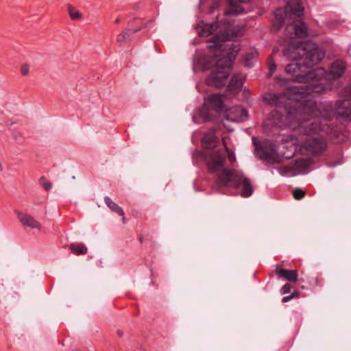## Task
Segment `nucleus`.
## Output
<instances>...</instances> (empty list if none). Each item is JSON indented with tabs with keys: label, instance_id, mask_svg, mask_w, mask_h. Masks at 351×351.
Here are the masks:
<instances>
[{
	"label": "nucleus",
	"instance_id": "nucleus-54",
	"mask_svg": "<svg viewBox=\"0 0 351 351\" xmlns=\"http://www.w3.org/2000/svg\"><path fill=\"white\" fill-rule=\"evenodd\" d=\"M217 4H218V3H217V1L213 2V3H212V8H215V6H217Z\"/></svg>",
	"mask_w": 351,
	"mask_h": 351
},
{
	"label": "nucleus",
	"instance_id": "nucleus-32",
	"mask_svg": "<svg viewBox=\"0 0 351 351\" xmlns=\"http://www.w3.org/2000/svg\"><path fill=\"white\" fill-rule=\"evenodd\" d=\"M196 29L198 33V35L200 37H207L211 35L210 33H208V28L206 27V23L203 21H201L196 26Z\"/></svg>",
	"mask_w": 351,
	"mask_h": 351
},
{
	"label": "nucleus",
	"instance_id": "nucleus-50",
	"mask_svg": "<svg viewBox=\"0 0 351 351\" xmlns=\"http://www.w3.org/2000/svg\"><path fill=\"white\" fill-rule=\"evenodd\" d=\"M243 94H244L245 97H249L251 93H250L249 89L245 88L243 90Z\"/></svg>",
	"mask_w": 351,
	"mask_h": 351
},
{
	"label": "nucleus",
	"instance_id": "nucleus-1",
	"mask_svg": "<svg viewBox=\"0 0 351 351\" xmlns=\"http://www.w3.org/2000/svg\"><path fill=\"white\" fill-rule=\"evenodd\" d=\"M263 101L277 109L269 114V119L281 129L295 128L307 121V85L287 87L283 93H269Z\"/></svg>",
	"mask_w": 351,
	"mask_h": 351
},
{
	"label": "nucleus",
	"instance_id": "nucleus-20",
	"mask_svg": "<svg viewBox=\"0 0 351 351\" xmlns=\"http://www.w3.org/2000/svg\"><path fill=\"white\" fill-rule=\"evenodd\" d=\"M276 275L291 282H295L298 281V271L294 269H288L283 268L279 265L276 268Z\"/></svg>",
	"mask_w": 351,
	"mask_h": 351
},
{
	"label": "nucleus",
	"instance_id": "nucleus-36",
	"mask_svg": "<svg viewBox=\"0 0 351 351\" xmlns=\"http://www.w3.org/2000/svg\"><path fill=\"white\" fill-rule=\"evenodd\" d=\"M206 27L209 29L208 33H210L211 35H213L214 32L221 27V22L217 20L216 21L210 23H206Z\"/></svg>",
	"mask_w": 351,
	"mask_h": 351
},
{
	"label": "nucleus",
	"instance_id": "nucleus-19",
	"mask_svg": "<svg viewBox=\"0 0 351 351\" xmlns=\"http://www.w3.org/2000/svg\"><path fill=\"white\" fill-rule=\"evenodd\" d=\"M143 19L139 17H134L128 23L126 27L127 30L130 31L131 34H134L143 29L147 27L149 23L154 22V19H149L146 23H143Z\"/></svg>",
	"mask_w": 351,
	"mask_h": 351
},
{
	"label": "nucleus",
	"instance_id": "nucleus-16",
	"mask_svg": "<svg viewBox=\"0 0 351 351\" xmlns=\"http://www.w3.org/2000/svg\"><path fill=\"white\" fill-rule=\"evenodd\" d=\"M325 51L308 39V68L319 63L325 57Z\"/></svg>",
	"mask_w": 351,
	"mask_h": 351
},
{
	"label": "nucleus",
	"instance_id": "nucleus-9",
	"mask_svg": "<svg viewBox=\"0 0 351 351\" xmlns=\"http://www.w3.org/2000/svg\"><path fill=\"white\" fill-rule=\"evenodd\" d=\"M345 99L338 100L335 104V112L339 117L351 118V84L346 86L341 91Z\"/></svg>",
	"mask_w": 351,
	"mask_h": 351
},
{
	"label": "nucleus",
	"instance_id": "nucleus-33",
	"mask_svg": "<svg viewBox=\"0 0 351 351\" xmlns=\"http://www.w3.org/2000/svg\"><path fill=\"white\" fill-rule=\"evenodd\" d=\"M302 66H303V65L298 63L288 64L285 67V72L288 74H291L293 76L295 72L301 69Z\"/></svg>",
	"mask_w": 351,
	"mask_h": 351
},
{
	"label": "nucleus",
	"instance_id": "nucleus-14",
	"mask_svg": "<svg viewBox=\"0 0 351 351\" xmlns=\"http://www.w3.org/2000/svg\"><path fill=\"white\" fill-rule=\"evenodd\" d=\"M284 9L287 15V20L302 19L304 16V8L301 0H289Z\"/></svg>",
	"mask_w": 351,
	"mask_h": 351
},
{
	"label": "nucleus",
	"instance_id": "nucleus-39",
	"mask_svg": "<svg viewBox=\"0 0 351 351\" xmlns=\"http://www.w3.org/2000/svg\"><path fill=\"white\" fill-rule=\"evenodd\" d=\"M292 194H293V197L295 199L300 200V199H302L305 196L306 191L302 190L300 188H296L293 191Z\"/></svg>",
	"mask_w": 351,
	"mask_h": 351
},
{
	"label": "nucleus",
	"instance_id": "nucleus-38",
	"mask_svg": "<svg viewBox=\"0 0 351 351\" xmlns=\"http://www.w3.org/2000/svg\"><path fill=\"white\" fill-rule=\"evenodd\" d=\"M254 58V54L253 52H249L245 54L243 58V64L245 66L251 68L253 66L252 60Z\"/></svg>",
	"mask_w": 351,
	"mask_h": 351
},
{
	"label": "nucleus",
	"instance_id": "nucleus-42",
	"mask_svg": "<svg viewBox=\"0 0 351 351\" xmlns=\"http://www.w3.org/2000/svg\"><path fill=\"white\" fill-rule=\"evenodd\" d=\"M281 173L282 175H286L289 173H291L292 175L295 176L297 173L294 172V168L293 165H286L280 168Z\"/></svg>",
	"mask_w": 351,
	"mask_h": 351
},
{
	"label": "nucleus",
	"instance_id": "nucleus-45",
	"mask_svg": "<svg viewBox=\"0 0 351 351\" xmlns=\"http://www.w3.org/2000/svg\"><path fill=\"white\" fill-rule=\"evenodd\" d=\"M301 151L302 154H307V137H306L302 141Z\"/></svg>",
	"mask_w": 351,
	"mask_h": 351
},
{
	"label": "nucleus",
	"instance_id": "nucleus-24",
	"mask_svg": "<svg viewBox=\"0 0 351 351\" xmlns=\"http://www.w3.org/2000/svg\"><path fill=\"white\" fill-rule=\"evenodd\" d=\"M241 2L238 0H228L229 9L224 12L225 16H238L245 13V9L240 5Z\"/></svg>",
	"mask_w": 351,
	"mask_h": 351
},
{
	"label": "nucleus",
	"instance_id": "nucleus-37",
	"mask_svg": "<svg viewBox=\"0 0 351 351\" xmlns=\"http://www.w3.org/2000/svg\"><path fill=\"white\" fill-rule=\"evenodd\" d=\"M275 80L277 82V84L282 87H285L286 90H287V87H289V84L291 82V80L286 77H282L280 76H276L275 77Z\"/></svg>",
	"mask_w": 351,
	"mask_h": 351
},
{
	"label": "nucleus",
	"instance_id": "nucleus-28",
	"mask_svg": "<svg viewBox=\"0 0 351 351\" xmlns=\"http://www.w3.org/2000/svg\"><path fill=\"white\" fill-rule=\"evenodd\" d=\"M294 172L307 171V158L296 160L293 165Z\"/></svg>",
	"mask_w": 351,
	"mask_h": 351
},
{
	"label": "nucleus",
	"instance_id": "nucleus-40",
	"mask_svg": "<svg viewBox=\"0 0 351 351\" xmlns=\"http://www.w3.org/2000/svg\"><path fill=\"white\" fill-rule=\"evenodd\" d=\"M39 184L46 191H49L51 188V183L48 181L45 176L40 177L39 179Z\"/></svg>",
	"mask_w": 351,
	"mask_h": 351
},
{
	"label": "nucleus",
	"instance_id": "nucleus-4",
	"mask_svg": "<svg viewBox=\"0 0 351 351\" xmlns=\"http://www.w3.org/2000/svg\"><path fill=\"white\" fill-rule=\"evenodd\" d=\"M327 75L328 74L323 67L308 68V98L312 100L311 109L316 107V102L311 97V93H323L331 89V85L326 79Z\"/></svg>",
	"mask_w": 351,
	"mask_h": 351
},
{
	"label": "nucleus",
	"instance_id": "nucleus-53",
	"mask_svg": "<svg viewBox=\"0 0 351 351\" xmlns=\"http://www.w3.org/2000/svg\"><path fill=\"white\" fill-rule=\"evenodd\" d=\"M304 134L307 136V127H304Z\"/></svg>",
	"mask_w": 351,
	"mask_h": 351
},
{
	"label": "nucleus",
	"instance_id": "nucleus-17",
	"mask_svg": "<svg viewBox=\"0 0 351 351\" xmlns=\"http://www.w3.org/2000/svg\"><path fill=\"white\" fill-rule=\"evenodd\" d=\"M274 19L271 22V30L278 32L283 27L287 15L284 8H278L274 12Z\"/></svg>",
	"mask_w": 351,
	"mask_h": 351
},
{
	"label": "nucleus",
	"instance_id": "nucleus-34",
	"mask_svg": "<svg viewBox=\"0 0 351 351\" xmlns=\"http://www.w3.org/2000/svg\"><path fill=\"white\" fill-rule=\"evenodd\" d=\"M222 143L225 147L228 161L230 162V164H234L237 160L234 152L227 146L226 142L224 139L222 140Z\"/></svg>",
	"mask_w": 351,
	"mask_h": 351
},
{
	"label": "nucleus",
	"instance_id": "nucleus-23",
	"mask_svg": "<svg viewBox=\"0 0 351 351\" xmlns=\"http://www.w3.org/2000/svg\"><path fill=\"white\" fill-rule=\"evenodd\" d=\"M346 67V64L343 60H336L331 64L328 75H332L333 79H337L343 75Z\"/></svg>",
	"mask_w": 351,
	"mask_h": 351
},
{
	"label": "nucleus",
	"instance_id": "nucleus-26",
	"mask_svg": "<svg viewBox=\"0 0 351 351\" xmlns=\"http://www.w3.org/2000/svg\"><path fill=\"white\" fill-rule=\"evenodd\" d=\"M104 202L108 207L113 212L118 214L119 216L124 217V212L121 207L117 204L114 202L109 197L106 196L104 197Z\"/></svg>",
	"mask_w": 351,
	"mask_h": 351
},
{
	"label": "nucleus",
	"instance_id": "nucleus-2",
	"mask_svg": "<svg viewBox=\"0 0 351 351\" xmlns=\"http://www.w3.org/2000/svg\"><path fill=\"white\" fill-rule=\"evenodd\" d=\"M212 45L207 46L208 50L213 52L212 56H200L197 60V66L202 71L205 72L213 67L216 69H225L226 68L232 69L233 62L238 55V50L228 51L226 49L221 47H213Z\"/></svg>",
	"mask_w": 351,
	"mask_h": 351
},
{
	"label": "nucleus",
	"instance_id": "nucleus-51",
	"mask_svg": "<svg viewBox=\"0 0 351 351\" xmlns=\"http://www.w3.org/2000/svg\"><path fill=\"white\" fill-rule=\"evenodd\" d=\"M117 335L119 337H122L123 335V332L121 331V330H117Z\"/></svg>",
	"mask_w": 351,
	"mask_h": 351
},
{
	"label": "nucleus",
	"instance_id": "nucleus-12",
	"mask_svg": "<svg viewBox=\"0 0 351 351\" xmlns=\"http://www.w3.org/2000/svg\"><path fill=\"white\" fill-rule=\"evenodd\" d=\"M230 76V73L224 69H215L205 79V84L208 86L221 88L225 86L226 82Z\"/></svg>",
	"mask_w": 351,
	"mask_h": 351
},
{
	"label": "nucleus",
	"instance_id": "nucleus-8",
	"mask_svg": "<svg viewBox=\"0 0 351 351\" xmlns=\"http://www.w3.org/2000/svg\"><path fill=\"white\" fill-rule=\"evenodd\" d=\"M255 152L261 160H266L271 164L279 163L280 160L276 149L275 145L269 140L263 142L257 141L256 136L252 137Z\"/></svg>",
	"mask_w": 351,
	"mask_h": 351
},
{
	"label": "nucleus",
	"instance_id": "nucleus-57",
	"mask_svg": "<svg viewBox=\"0 0 351 351\" xmlns=\"http://www.w3.org/2000/svg\"><path fill=\"white\" fill-rule=\"evenodd\" d=\"M143 237H141L139 238V241H140V242H141V243H143Z\"/></svg>",
	"mask_w": 351,
	"mask_h": 351
},
{
	"label": "nucleus",
	"instance_id": "nucleus-41",
	"mask_svg": "<svg viewBox=\"0 0 351 351\" xmlns=\"http://www.w3.org/2000/svg\"><path fill=\"white\" fill-rule=\"evenodd\" d=\"M276 64L271 56H269V60L268 62L269 75L271 76L276 69Z\"/></svg>",
	"mask_w": 351,
	"mask_h": 351
},
{
	"label": "nucleus",
	"instance_id": "nucleus-3",
	"mask_svg": "<svg viewBox=\"0 0 351 351\" xmlns=\"http://www.w3.org/2000/svg\"><path fill=\"white\" fill-rule=\"evenodd\" d=\"M221 22V27H223V29L219 30L215 34L208 39L209 43H213V47H223L228 51L238 50L239 52L240 45H237L231 43L227 44L228 41H235L236 38H241L243 36V32L239 25L234 27V21H230L227 19H223L219 21Z\"/></svg>",
	"mask_w": 351,
	"mask_h": 351
},
{
	"label": "nucleus",
	"instance_id": "nucleus-27",
	"mask_svg": "<svg viewBox=\"0 0 351 351\" xmlns=\"http://www.w3.org/2000/svg\"><path fill=\"white\" fill-rule=\"evenodd\" d=\"M69 248L76 255H84L87 253V248L83 243H71Z\"/></svg>",
	"mask_w": 351,
	"mask_h": 351
},
{
	"label": "nucleus",
	"instance_id": "nucleus-15",
	"mask_svg": "<svg viewBox=\"0 0 351 351\" xmlns=\"http://www.w3.org/2000/svg\"><path fill=\"white\" fill-rule=\"evenodd\" d=\"M210 158L207 161L206 167L209 174H217L225 166L226 157L217 151L210 152Z\"/></svg>",
	"mask_w": 351,
	"mask_h": 351
},
{
	"label": "nucleus",
	"instance_id": "nucleus-25",
	"mask_svg": "<svg viewBox=\"0 0 351 351\" xmlns=\"http://www.w3.org/2000/svg\"><path fill=\"white\" fill-rule=\"evenodd\" d=\"M20 221L25 226H29L32 228H39L40 226V223L34 219L33 217L29 215H22L21 213L17 211Z\"/></svg>",
	"mask_w": 351,
	"mask_h": 351
},
{
	"label": "nucleus",
	"instance_id": "nucleus-43",
	"mask_svg": "<svg viewBox=\"0 0 351 351\" xmlns=\"http://www.w3.org/2000/svg\"><path fill=\"white\" fill-rule=\"evenodd\" d=\"M323 284V280L322 278L319 277H315L311 279L310 281V285L311 286H319L321 287Z\"/></svg>",
	"mask_w": 351,
	"mask_h": 351
},
{
	"label": "nucleus",
	"instance_id": "nucleus-7",
	"mask_svg": "<svg viewBox=\"0 0 351 351\" xmlns=\"http://www.w3.org/2000/svg\"><path fill=\"white\" fill-rule=\"evenodd\" d=\"M285 40L288 43V46L283 49V55L291 60L303 59V67L307 69V40L300 41L285 38Z\"/></svg>",
	"mask_w": 351,
	"mask_h": 351
},
{
	"label": "nucleus",
	"instance_id": "nucleus-18",
	"mask_svg": "<svg viewBox=\"0 0 351 351\" xmlns=\"http://www.w3.org/2000/svg\"><path fill=\"white\" fill-rule=\"evenodd\" d=\"M242 186L241 195L243 197H248L251 196L254 192L253 186L249 178L240 176L239 180L234 184L235 189H239Z\"/></svg>",
	"mask_w": 351,
	"mask_h": 351
},
{
	"label": "nucleus",
	"instance_id": "nucleus-44",
	"mask_svg": "<svg viewBox=\"0 0 351 351\" xmlns=\"http://www.w3.org/2000/svg\"><path fill=\"white\" fill-rule=\"evenodd\" d=\"M292 286L289 283L285 284L280 289L281 294H287L291 292Z\"/></svg>",
	"mask_w": 351,
	"mask_h": 351
},
{
	"label": "nucleus",
	"instance_id": "nucleus-52",
	"mask_svg": "<svg viewBox=\"0 0 351 351\" xmlns=\"http://www.w3.org/2000/svg\"><path fill=\"white\" fill-rule=\"evenodd\" d=\"M121 22V19L119 18H117L114 21L115 24H119Z\"/></svg>",
	"mask_w": 351,
	"mask_h": 351
},
{
	"label": "nucleus",
	"instance_id": "nucleus-35",
	"mask_svg": "<svg viewBox=\"0 0 351 351\" xmlns=\"http://www.w3.org/2000/svg\"><path fill=\"white\" fill-rule=\"evenodd\" d=\"M302 74L293 75L292 80L295 82L302 83L307 85V71H302Z\"/></svg>",
	"mask_w": 351,
	"mask_h": 351
},
{
	"label": "nucleus",
	"instance_id": "nucleus-29",
	"mask_svg": "<svg viewBox=\"0 0 351 351\" xmlns=\"http://www.w3.org/2000/svg\"><path fill=\"white\" fill-rule=\"evenodd\" d=\"M69 17L72 21H78L83 19V14L71 4L67 5Z\"/></svg>",
	"mask_w": 351,
	"mask_h": 351
},
{
	"label": "nucleus",
	"instance_id": "nucleus-13",
	"mask_svg": "<svg viewBox=\"0 0 351 351\" xmlns=\"http://www.w3.org/2000/svg\"><path fill=\"white\" fill-rule=\"evenodd\" d=\"M224 119L232 122H243L248 117L247 110L241 106H234L223 110Z\"/></svg>",
	"mask_w": 351,
	"mask_h": 351
},
{
	"label": "nucleus",
	"instance_id": "nucleus-6",
	"mask_svg": "<svg viewBox=\"0 0 351 351\" xmlns=\"http://www.w3.org/2000/svg\"><path fill=\"white\" fill-rule=\"evenodd\" d=\"M226 107L223 94H212L204 98V104L199 110V115L204 123L210 122L214 120V116L210 113V110L220 114Z\"/></svg>",
	"mask_w": 351,
	"mask_h": 351
},
{
	"label": "nucleus",
	"instance_id": "nucleus-49",
	"mask_svg": "<svg viewBox=\"0 0 351 351\" xmlns=\"http://www.w3.org/2000/svg\"><path fill=\"white\" fill-rule=\"evenodd\" d=\"M291 300H292V298L291 297V295H289L283 297L282 299V302L284 303H286V302H289Z\"/></svg>",
	"mask_w": 351,
	"mask_h": 351
},
{
	"label": "nucleus",
	"instance_id": "nucleus-48",
	"mask_svg": "<svg viewBox=\"0 0 351 351\" xmlns=\"http://www.w3.org/2000/svg\"><path fill=\"white\" fill-rule=\"evenodd\" d=\"M290 295H291V298L293 299L295 298H298L300 296V293L298 291H294Z\"/></svg>",
	"mask_w": 351,
	"mask_h": 351
},
{
	"label": "nucleus",
	"instance_id": "nucleus-10",
	"mask_svg": "<svg viewBox=\"0 0 351 351\" xmlns=\"http://www.w3.org/2000/svg\"><path fill=\"white\" fill-rule=\"evenodd\" d=\"M285 37L287 39L305 38L307 37V24L301 20H293L286 24Z\"/></svg>",
	"mask_w": 351,
	"mask_h": 351
},
{
	"label": "nucleus",
	"instance_id": "nucleus-11",
	"mask_svg": "<svg viewBox=\"0 0 351 351\" xmlns=\"http://www.w3.org/2000/svg\"><path fill=\"white\" fill-rule=\"evenodd\" d=\"M216 175L217 178L215 180V183L219 189L225 187L234 189L235 183L240 177L235 169L230 168H223Z\"/></svg>",
	"mask_w": 351,
	"mask_h": 351
},
{
	"label": "nucleus",
	"instance_id": "nucleus-55",
	"mask_svg": "<svg viewBox=\"0 0 351 351\" xmlns=\"http://www.w3.org/2000/svg\"><path fill=\"white\" fill-rule=\"evenodd\" d=\"M278 50V48L277 47H274L272 50V52L273 53H275L276 51Z\"/></svg>",
	"mask_w": 351,
	"mask_h": 351
},
{
	"label": "nucleus",
	"instance_id": "nucleus-22",
	"mask_svg": "<svg viewBox=\"0 0 351 351\" xmlns=\"http://www.w3.org/2000/svg\"><path fill=\"white\" fill-rule=\"evenodd\" d=\"M245 77L243 79L238 78L236 75H234L226 88V90L232 95H237L242 89Z\"/></svg>",
	"mask_w": 351,
	"mask_h": 351
},
{
	"label": "nucleus",
	"instance_id": "nucleus-31",
	"mask_svg": "<svg viewBox=\"0 0 351 351\" xmlns=\"http://www.w3.org/2000/svg\"><path fill=\"white\" fill-rule=\"evenodd\" d=\"M131 32L125 28L122 32H121L117 38V43L119 46H121L124 43L130 40Z\"/></svg>",
	"mask_w": 351,
	"mask_h": 351
},
{
	"label": "nucleus",
	"instance_id": "nucleus-5",
	"mask_svg": "<svg viewBox=\"0 0 351 351\" xmlns=\"http://www.w3.org/2000/svg\"><path fill=\"white\" fill-rule=\"evenodd\" d=\"M311 103L312 100L308 98V154H311L313 156H318L326 150L327 143L325 139L322 137L312 136L310 135V132H317L322 130L319 123L316 120L312 121L311 119L314 110L311 109Z\"/></svg>",
	"mask_w": 351,
	"mask_h": 351
},
{
	"label": "nucleus",
	"instance_id": "nucleus-47",
	"mask_svg": "<svg viewBox=\"0 0 351 351\" xmlns=\"http://www.w3.org/2000/svg\"><path fill=\"white\" fill-rule=\"evenodd\" d=\"M308 173H309L311 171H312L313 169H314V167H312V165L314 164V161L311 157L308 156Z\"/></svg>",
	"mask_w": 351,
	"mask_h": 351
},
{
	"label": "nucleus",
	"instance_id": "nucleus-21",
	"mask_svg": "<svg viewBox=\"0 0 351 351\" xmlns=\"http://www.w3.org/2000/svg\"><path fill=\"white\" fill-rule=\"evenodd\" d=\"M219 143V139L215 135V131L206 133L201 140L202 147L204 149L211 150L215 148Z\"/></svg>",
	"mask_w": 351,
	"mask_h": 351
},
{
	"label": "nucleus",
	"instance_id": "nucleus-56",
	"mask_svg": "<svg viewBox=\"0 0 351 351\" xmlns=\"http://www.w3.org/2000/svg\"><path fill=\"white\" fill-rule=\"evenodd\" d=\"M294 155V153L292 154L291 156H285L287 158H290L291 157H293V156Z\"/></svg>",
	"mask_w": 351,
	"mask_h": 351
},
{
	"label": "nucleus",
	"instance_id": "nucleus-30",
	"mask_svg": "<svg viewBox=\"0 0 351 351\" xmlns=\"http://www.w3.org/2000/svg\"><path fill=\"white\" fill-rule=\"evenodd\" d=\"M206 150L207 149H204L202 150L195 149V151L193 154V159L201 158L206 164L207 161L209 160V159L211 158L210 153H208Z\"/></svg>",
	"mask_w": 351,
	"mask_h": 351
},
{
	"label": "nucleus",
	"instance_id": "nucleus-46",
	"mask_svg": "<svg viewBox=\"0 0 351 351\" xmlns=\"http://www.w3.org/2000/svg\"><path fill=\"white\" fill-rule=\"evenodd\" d=\"M21 73L23 76H25L29 73V65L23 64L21 67Z\"/></svg>",
	"mask_w": 351,
	"mask_h": 351
}]
</instances>
